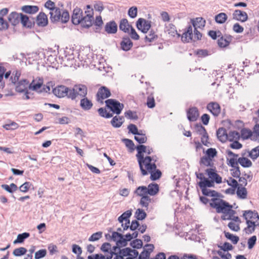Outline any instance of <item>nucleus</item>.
I'll list each match as a JSON object with an SVG mask.
<instances>
[{
    "instance_id": "1",
    "label": "nucleus",
    "mask_w": 259,
    "mask_h": 259,
    "mask_svg": "<svg viewBox=\"0 0 259 259\" xmlns=\"http://www.w3.org/2000/svg\"><path fill=\"white\" fill-rule=\"evenodd\" d=\"M101 250L104 251L107 256L106 259H124V256H127L125 259H134L133 255L137 256L138 252L136 250H132L128 248L121 249L118 246H111L109 243H103L101 247Z\"/></svg>"
},
{
    "instance_id": "2",
    "label": "nucleus",
    "mask_w": 259,
    "mask_h": 259,
    "mask_svg": "<svg viewBox=\"0 0 259 259\" xmlns=\"http://www.w3.org/2000/svg\"><path fill=\"white\" fill-rule=\"evenodd\" d=\"M211 197L210 200V206L214 208L218 213H223L221 218L223 220H226L227 219V202L222 199L223 196L216 192L213 196H208Z\"/></svg>"
},
{
    "instance_id": "3",
    "label": "nucleus",
    "mask_w": 259,
    "mask_h": 259,
    "mask_svg": "<svg viewBox=\"0 0 259 259\" xmlns=\"http://www.w3.org/2000/svg\"><path fill=\"white\" fill-rule=\"evenodd\" d=\"M196 175L197 178L200 180L198 183V185L204 195L213 196L216 194L215 191L208 189V188L213 187L212 181H209L208 179L205 178L203 173L197 174L196 172Z\"/></svg>"
},
{
    "instance_id": "4",
    "label": "nucleus",
    "mask_w": 259,
    "mask_h": 259,
    "mask_svg": "<svg viewBox=\"0 0 259 259\" xmlns=\"http://www.w3.org/2000/svg\"><path fill=\"white\" fill-rule=\"evenodd\" d=\"M153 159L150 156H146L140 159V161H138L143 176L148 175L149 172L152 170H156V165L155 163V160L152 162Z\"/></svg>"
},
{
    "instance_id": "5",
    "label": "nucleus",
    "mask_w": 259,
    "mask_h": 259,
    "mask_svg": "<svg viewBox=\"0 0 259 259\" xmlns=\"http://www.w3.org/2000/svg\"><path fill=\"white\" fill-rule=\"evenodd\" d=\"M197 28H194L192 26H189L182 35V40L183 42H189L190 40L196 41L201 39V33L197 30Z\"/></svg>"
},
{
    "instance_id": "6",
    "label": "nucleus",
    "mask_w": 259,
    "mask_h": 259,
    "mask_svg": "<svg viewBox=\"0 0 259 259\" xmlns=\"http://www.w3.org/2000/svg\"><path fill=\"white\" fill-rule=\"evenodd\" d=\"M87 93L88 89L85 85L81 84L75 85L73 88H70L69 98L74 100L78 96L81 98L85 97Z\"/></svg>"
},
{
    "instance_id": "7",
    "label": "nucleus",
    "mask_w": 259,
    "mask_h": 259,
    "mask_svg": "<svg viewBox=\"0 0 259 259\" xmlns=\"http://www.w3.org/2000/svg\"><path fill=\"white\" fill-rule=\"evenodd\" d=\"M105 103L106 106L116 114H119L124 107L123 104L114 99H108Z\"/></svg>"
},
{
    "instance_id": "8",
    "label": "nucleus",
    "mask_w": 259,
    "mask_h": 259,
    "mask_svg": "<svg viewBox=\"0 0 259 259\" xmlns=\"http://www.w3.org/2000/svg\"><path fill=\"white\" fill-rule=\"evenodd\" d=\"M93 21V10L85 11L82 19L80 20L79 24L83 27L89 28L92 25Z\"/></svg>"
},
{
    "instance_id": "9",
    "label": "nucleus",
    "mask_w": 259,
    "mask_h": 259,
    "mask_svg": "<svg viewBox=\"0 0 259 259\" xmlns=\"http://www.w3.org/2000/svg\"><path fill=\"white\" fill-rule=\"evenodd\" d=\"M70 88H67L64 85H59L53 90L54 94L59 97L63 98L67 96L69 98V93Z\"/></svg>"
},
{
    "instance_id": "10",
    "label": "nucleus",
    "mask_w": 259,
    "mask_h": 259,
    "mask_svg": "<svg viewBox=\"0 0 259 259\" xmlns=\"http://www.w3.org/2000/svg\"><path fill=\"white\" fill-rule=\"evenodd\" d=\"M151 22L143 18H139L137 22V27L143 33H147L151 28Z\"/></svg>"
},
{
    "instance_id": "11",
    "label": "nucleus",
    "mask_w": 259,
    "mask_h": 259,
    "mask_svg": "<svg viewBox=\"0 0 259 259\" xmlns=\"http://www.w3.org/2000/svg\"><path fill=\"white\" fill-rule=\"evenodd\" d=\"M111 96L110 90L105 87L100 88L97 94V101L103 103V100Z\"/></svg>"
},
{
    "instance_id": "12",
    "label": "nucleus",
    "mask_w": 259,
    "mask_h": 259,
    "mask_svg": "<svg viewBox=\"0 0 259 259\" xmlns=\"http://www.w3.org/2000/svg\"><path fill=\"white\" fill-rule=\"evenodd\" d=\"M206 174L207 175L209 181H212L213 186L214 182L219 184L222 182V178L215 172V170L212 168H208L205 170Z\"/></svg>"
},
{
    "instance_id": "13",
    "label": "nucleus",
    "mask_w": 259,
    "mask_h": 259,
    "mask_svg": "<svg viewBox=\"0 0 259 259\" xmlns=\"http://www.w3.org/2000/svg\"><path fill=\"white\" fill-rule=\"evenodd\" d=\"M83 15L82 10L79 8L74 9L72 16V22L75 25H78L80 22Z\"/></svg>"
},
{
    "instance_id": "14",
    "label": "nucleus",
    "mask_w": 259,
    "mask_h": 259,
    "mask_svg": "<svg viewBox=\"0 0 259 259\" xmlns=\"http://www.w3.org/2000/svg\"><path fill=\"white\" fill-rule=\"evenodd\" d=\"M111 239L116 242V246H125V241L124 240L123 236L117 232H113L112 235L110 236Z\"/></svg>"
},
{
    "instance_id": "15",
    "label": "nucleus",
    "mask_w": 259,
    "mask_h": 259,
    "mask_svg": "<svg viewBox=\"0 0 259 259\" xmlns=\"http://www.w3.org/2000/svg\"><path fill=\"white\" fill-rule=\"evenodd\" d=\"M237 207L238 206H236V204H234L233 206L228 203V220H231L238 223L241 222L238 217L235 216L236 212L232 209L233 208H237Z\"/></svg>"
},
{
    "instance_id": "16",
    "label": "nucleus",
    "mask_w": 259,
    "mask_h": 259,
    "mask_svg": "<svg viewBox=\"0 0 259 259\" xmlns=\"http://www.w3.org/2000/svg\"><path fill=\"white\" fill-rule=\"evenodd\" d=\"M154 248V245L147 244L144 247V249L138 259H149L150 254Z\"/></svg>"
},
{
    "instance_id": "17",
    "label": "nucleus",
    "mask_w": 259,
    "mask_h": 259,
    "mask_svg": "<svg viewBox=\"0 0 259 259\" xmlns=\"http://www.w3.org/2000/svg\"><path fill=\"white\" fill-rule=\"evenodd\" d=\"M29 81L26 79H23L19 81L16 86V91L19 93H28L27 89L29 88Z\"/></svg>"
},
{
    "instance_id": "18",
    "label": "nucleus",
    "mask_w": 259,
    "mask_h": 259,
    "mask_svg": "<svg viewBox=\"0 0 259 259\" xmlns=\"http://www.w3.org/2000/svg\"><path fill=\"white\" fill-rule=\"evenodd\" d=\"M233 18L235 20L244 22L247 20L248 16L245 12L236 10L233 14Z\"/></svg>"
},
{
    "instance_id": "19",
    "label": "nucleus",
    "mask_w": 259,
    "mask_h": 259,
    "mask_svg": "<svg viewBox=\"0 0 259 259\" xmlns=\"http://www.w3.org/2000/svg\"><path fill=\"white\" fill-rule=\"evenodd\" d=\"M246 224L247 226L244 228V231L245 232L246 234H250L254 231L255 226H259V222L257 221L247 220V221H246Z\"/></svg>"
},
{
    "instance_id": "20",
    "label": "nucleus",
    "mask_w": 259,
    "mask_h": 259,
    "mask_svg": "<svg viewBox=\"0 0 259 259\" xmlns=\"http://www.w3.org/2000/svg\"><path fill=\"white\" fill-rule=\"evenodd\" d=\"M243 217L246 221L250 220L254 221L255 219H257L256 221L259 222V215L255 211H253L251 210H245L243 212Z\"/></svg>"
},
{
    "instance_id": "21",
    "label": "nucleus",
    "mask_w": 259,
    "mask_h": 259,
    "mask_svg": "<svg viewBox=\"0 0 259 259\" xmlns=\"http://www.w3.org/2000/svg\"><path fill=\"white\" fill-rule=\"evenodd\" d=\"M81 98L80 101V106L81 109L85 111L90 110L93 106L91 100L88 99L86 96Z\"/></svg>"
},
{
    "instance_id": "22",
    "label": "nucleus",
    "mask_w": 259,
    "mask_h": 259,
    "mask_svg": "<svg viewBox=\"0 0 259 259\" xmlns=\"http://www.w3.org/2000/svg\"><path fill=\"white\" fill-rule=\"evenodd\" d=\"M117 30V25L114 21L107 23L105 26V31L108 34H114Z\"/></svg>"
},
{
    "instance_id": "23",
    "label": "nucleus",
    "mask_w": 259,
    "mask_h": 259,
    "mask_svg": "<svg viewBox=\"0 0 259 259\" xmlns=\"http://www.w3.org/2000/svg\"><path fill=\"white\" fill-rule=\"evenodd\" d=\"M217 252L218 254L224 259H227V242H225L222 246L218 245L217 248L213 251Z\"/></svg>"
},
{
    "instance_id": "24",
    "label": "nucleus",
    "mask_w": 259,
    "mask_h": 259,
    "mask_svg": "<svg viewBox=\"0 0 259 259\" xmlns=\"http://www.w3.org/2000/svg\"><path fill=\"white\" fill-rule=\"evenodd\" d=\"M21 13H18L15 12H12L8 17V20L13 25H16L20 22Z\"/></svg>"
},
{
    "instance_id": "25",
    "label": "nucleus",
    "mask_w": 259,
    "mask_h": 259,
    "mask_svg": "<svg viewBox=\"0 0 259 259\" xmlns=\"http://www.w3.org/2000/svg\"><path fill=\"white\" fill-rule=\"evenodd\" d=\"M50 15L51 20L54 22L60 21V17L61 16V10L60 8H54L49 13Z\"/></svg>"
},
{
    "instance_id": "26",
    "label": "nucleus",
    "mask_w": 259,
    "mask_h": 259,
    "mask_svg": "<svg viewBox=\"0 0 259 259\" xmlns=\"http://www.w3.org/2000/svg\"><path fill=\"white\" fill-rule=\"evenodd\" d=\"M207 109L214 116H218L220 112V107L217 103H210L207 106Z\"/></svg>"
},
{
    "instance_id": "27",
    "label": "nucleus",
    "mask_w": 259,
    "mask_h": 259,
    "mask_svg": "<svg viewBox=\"0 0 259 259\" xmlns=\"http://www.w3.org/2000/svg\"><path fill=\"white\" fill-rule=\"evenodd\" d=\"M36 22L39 26H45L48 20L47 15L44 13H40L36 18Z\"/></svg>"
},
{
    "instance_id": "28",
    "label": "nucleus",
    "mask_w": 259,
    "mask_h": 259,
    "mask_svg": "<svg viewBox=\"0 0 259 259\" xmlns=\"http://www.w3.org/2000/svg\"><path fill=\"white\" fill-rule=\"evenodd\" d=\"M198 116V110L195 107L191 108L187 111V117L190 121H194L196 120Z\"/></svg>"
},
{
    "instance_id": "29",
    "label": "nucleus",
    "mask_w": 259,
    "mask_h": 259,
    "mask_svg": "<svg viewBox=\"0 0 259 259\" xmlns=\"http://www.w3.org/2000/svg\"><path fill=\"white\" fill-rule=\"evenodd\" d=\"M167 259H197V257L192 254L180 253L179 255H171Z\"/></svg>"
},
{
    "instance_id": "30",
    "label": "nucleus",
    "mask_w": 259,
    "mask_h": 259,
    "mask_svg": "<svg viewBox=\"0 0 259 259\" xmlns=\"http://www.w3.org/2000/svg\"><path fill=\"white\" fill-rule=\"evenodd\" d=\"M191 21L194 28H202L205 26V21L201 17L193 19Z\"/></svg>"
},
{
    "instance_id": "31",
    "label": "nucleus",
    "mask_w": 259,
    "mask_h": 259,
    "mask_svg": "<svg viewBox=\"0 0 259 259\" xmlns=\"http://www.w3.org/2000/svg\"><path fill=\"white\" fill-rule=\"evenodd\" d=\"M218 140L222 143L227 141V131L223 127L219 128L217 132Z\"/></svg>"
},
{
    "instance_id": "32",
    "label": "nucleus",
    "mask_w": 259,
    "mask_h": 259,
    "mask_svg": "<svg viewBox=\"0 0 259 259\" xmlns=\"http://www.w3.org/2000/svg\"><path fill=\"white\" fill-rule=\"evenodd\" d=\"M121 49L125 51L131 49L133 46V42L129 37H124L120 43Z\"/></svg>"
},
{
    "instance_id": "33",
    "label": "nucleus",
    "mask_w": 259,
    "mask_h": 259,
    "mask_svg": "<svg viewBox=\"0 0 259 259\" xmlns=\"http://www.w3.org/2000/svg\"><path fill=\"white\" fill-rule=\"evenodd\" d=\"M42 84L43 81L42 79L39 78L37 81L33 80L29 84V89L34 91H38L41 88Z\"/></svg>"
},
{
    "instance_id": "34",
    "label": "nucleus",
    "mask_w": 259,
    "mask_h": 259,
    "mask_svg": "<svg viewBox=\"0 0 259 259\" xmlns=\"http://www.w3.org/2000/svg\"><path fill=\"white\" fill-rule=\"evenodd\" d=\"M240 138L243 140L250 139L252 140V131L246 128H243L241 130Z\"/></svg>"
},
{
    "instance_id": "35",
    "label": "nucleus",
    "mask_w": 259,
    "mask_h": 259,
    "mask_svg": "<svg viewBox=\"0 0 259 259\" xmlns=\"http://www.w3.org/2000/svg\"><path fill=\"white\" fill-rule=\"evenodd\" d=\"M132 27L128 23L126 19H122L120 20L119 24L120 30L124 31L125 33H129L130 29Z\"/></svg>"
},
{
    "instance_id": "36",
    "label": "nucleus",
    "mask_w": 259,
    "mask_h": 259,
    "mask_svg": "<svg viewBox=\"0 0 259 259\" xmlns=\"http://www.w3.org/2000/svg\"><path fill=\"white\" fill-rule=\"evenodd\" d=\"M21 10L24 13L33 14L38 12V8L36 6L26 5L21 8Z\"/></svg>"
},
{
    "instance_id": "37",
    "label": "nucleus",
    "mask_w": 259,
    "mask_h": 259,
    "mask_svg": "<svg viewBox=\"0 0 259 259\" xmlns=\"http://www.w3.org/2000/svg\"><path fill=\"white\" fill-rule=\"evenodd\" d=\"M146 148L147 146L144 145H140L136 147V149L138 152L136 155V157L137 158L138 161H140V159L145 157L144 155V153L146 152Z\"/></svg>"
},
{
    "instance_id": "38",
    "label": "nucleus",
    "mask_w": 259,
    "mask_h": 259,
    "mask_svg": "<svg viewBox=\"0 0 259 259\" xmlns=\"http://www.w3.org/2000/svg\"><path fill=\"white\" fill-rule=\"evenodd\" d=\"M147 188L148 194L151 196L155 195L159 191V186L157 184H150Z\"/></svg>"
},
{
    "instance_id": "39",
    "label": "nucleus",
    "mask_w": 259,
    "mask_h": 259,
    "mask_svg": "<svg viewBox=\"0 0 259 259\" xmlns=\"http://www.w3.org/2000/svg\"><path fill=\"white\" fill-rule=\"evenodd\" d=\"M134 139L139 144H143L146 142L147 138L145 134L143 133L142 130H140L137 134L135 135Z\"/></svg>"
},
{
    "instance_id": "40",
    "label": "nucleus",
    "mask_w": 259,
    "mask_h": 259,
    "mask_svg": "<svg viewBox=\"0 0 259 259\" xmlns=\"http://www.w3.org/2000/svg\"><path fill=\"white\" fill-rule=\"evenodd\" d=\"M123 117L115 116L111 121V123L114 127H119L123 122Z\"/></svg>"
},
{
    "instance_id": "41",
    "label": "nucleus",
    "mask_w": 259,
    "mask_h": 259,
    "mask_svg": "<svg viewBox=\"0 0 259 259\" xmlns=\"http://www.w3.org/2000/svg\"><path fill=\"white\" fill-rule=\"evenodd\" d=\"M228 155L229 156H233L234 157L232 158H230L229 160V164L232 167H235L239 166H238V160H237V158L238 156V154H234L233 152L230 150H228Z\"/></svg>"
},
{
    "instance_id": "42",
    "label": "nucleus",
    "mask_w": 259,
    "mask_h": 259,
    "mask_svg": "<svg viewBox=\"0 0 259 259\" xmlns=\"http://www.w3.org/2000/svg\"><path fill=\"white\" fill-rule=\"evenodd\" d=\"M228 124L237 130H241L244 126V122L240 120H237L235 121H232L228 119Z\"/></svg>"
},
{
    "instance_id": "43",
    "label": "nucleus",
    "mask_w": 259,
    "mask_h": 259,
    "mask_svg": "<svg viewBox=\"0 0 259 259\" xmlns=\"http://www.w3.org/2000/svg\"><path fill=\"white\" fill-rule=\"evenodd\" d=\"M236 194L238 198L245 199L247 197V192L245 187L239 186L237 188Z\"/></svg>"
},
{
    "instance_id": "44",
    "label": "nucleus",
    "mask_w": 259,
    "mask_h": 259,
    "mask_svg": "<svg viewBox=\"0 0 259 259\" xmlns=\"http://www.w3.org/2000/svg\"><path fill=\"white\" fill-rule=\"evenodd\" d=\"M30 236L29 233L24 232L22 234H19L17 235V239L13 242L14 244L18 243H22L24 242V240L27 239Z\"/></svg>"
},
{
    "instance_id": "45",
    "label": "nucleus",
    "mask_w": 259,
    "mask_h": 259,
    "mask_svg": "<svg viewBox=\"0 0 259 259\" xmlns=\"http://www.w3.org/2000/svg\"><path fill=\"white\" fill-rule=\"evenodd\" d=\"M20 22L23 26L31 27L32 26V22L29 20L28 17L22 13L21 14Z\"/></svg>"
},
{
    "instance_id": "46",
    "label": "nucleus",
    "mask_w": 259,
    "mask_h": 259,
    "mask_svg": "<svg viewBox=\"0 0 259 259\" xmlns=\"http://www.w3.org/2000/svg\"><path fill=\"white\" fill-rule=\"evenodd\" d=\"M239 163L244 167H249L252 166L251 161L246 157H240L238 159Z\"/></svg>"
},
{
    "instance_id": "47",
    "label": "nucleus",
    "mask_w": 259,
    "mask_h": 259,
    "mask_svg": "<svg viewBox=\"0 0 259 259\" xmlns=\"http://www.w3.org/2000/svg\"><path fill=\"white\" fill-rule=\"evenodd\" d=\"M240 139V135L238 132H230L228 134V141L230 142L239 141Z\"/></svg>"
},
{
    "instance_id": "48",
    "label": "nucleus",
    "mask_w": 259,
    "mask_h": 259,
    "mask_svg": "<svg viewBox=\"0 0 259 259\" xmlns=\"http://www.w3.org/2000/svg\"><path fill=\"white\" fill-rule=\"evenodd\" d=\"M135 193L141 197L148 196L147 188L146 186H139L135 191Z\"/></svg>"
},
{
    "instance_id": "49",
    "label": "nucleus",
    "mask_w": 259,
    "mask_h": 259,
    "mask_svg": "<svg viewBox=\"0 0 259 259\" xmlns=\"http://www.w3.org/2000/svg\"><path fill=\"white\" fill-rule=\"evenodd\" d=\"M252 141L259 142V124H256L253 127Z\"/></svg>"
},
{
    "instance_id": "50",
    "label": "nucleus",
    "mask_w": 259,
    "mask_h": 259,
    "mask_svg": "<svg viewBox=\"0 0 259 259\" xmlns=\"http://www.w3.org/2000/svg\"><path fill=\"white\" fill-rule=\"evenodd\" d=\"M3 128L6 130H15L19 127V125L15 121H10L9 123L5 124L3 125Z\"/></svg>"
},
{
    "instance_id": "51",
    "label": "nucleus",
    "mask_w": 259,
    "mask_h": 259,
    "mask_svg": "<svg viewBox=\"0 0 259 259\" xmlns=\"http://www.w3.org/2000/svg\"><path fill=\"white\" fill-rule=\"evenodd\" d=\"M72 252L77 255L76 259H84L83 257H80V255L82 253L81 248L77 244H73L72 246Z\"/></svg>"
},
{
    "instance_id": "52",
    "label": "nucleus",
    "mask_w": 259,
    "mask_h": 259,
    "mask_svg": "<svg viewBox=\"0 0 259 259\" xmlns=\"http://www.w3.org/2000/svg\"><path fill=\"white\" fill-rule=\"evenodd\" d=\"M2 188L7 192L12 193L17 190V186L14 183H12L10 185L4 184L2 185Z\"/></svg>"
},
{
    "instance_id": "53",
    "label": "nucleus",
    "mask_w": 259,
    "mask_h": 259,
    "mask_svg": "<svg viewBox=\"0 0 259 259\" xmlns=\"http://www.w3.org/2000/svg\"><path fill=\"white\" fill-rule=\"evenodd\" d=\"M151 174L150 179L153 181H155L159 179L161 176V172L160 170H152L151 172H149Z\"/></svg>"
},
{
    "instance_id": "54",
    "label": "nucleus",
    "mask_w": 259,
    "mask_h": 259,
    "mask_svg": "<svg viewBox=\"0 0 259 259\" xmlns=\"http://www.w3.org/2000/svg\"><path fill=\"white\" fill-rule=\"evenodd\" d=\"M151 202V199L148 196L141 197L140 204L143 207L148 208L149 203Z\"/></svg>"
},
{
    "instance_id": "55",
    "label": "nucleus",
    "mask_w": 259,
    "mask_h": 259,
    "mask_svg": "<svg viewBox=\"0 0 259 259\" xmlns=\"http://www.w3.org/2000/svg\"><path fill=\"white\" fill-rule=\"evenodd\" d=\"M227 20V15L224 13H221L215 16V21L219 24L224 23Z\"/></svg>"
},
{
    "instance_id": "56",
    "label": "nucleus",
    "mask_w": 259,
    "mask_h": 259,
    "mask_svg": "<svg viewBox=\"0 0 259 259\" xmlns=\"http://www.w3.org/2000/svg\"><path fill=\"white\" fill-rule=\"evenodd\" d=\"M248 156L252 159L255 160L259 156V146L252 149L249 152Z\"/></svg>"
},
{
    "instance_id": "57",
    "label": "nucleus",
    "mask_w": 259,
    "mask_h": 259,
    "mask_svg": "<svg viewBox=\"0 0 259 259\" xmlns=\"http://www.w3.org/2000/svg\"><path fill=\"white\" fill-rule=\"evenodd\" d=\"M146 213L142 209H138L135 213V217L138 220H143L146 217Z\"/></svg>"
},
{
    "instance_id": "58",
    "label": "nucleus",
    "mask_w": 259,
    "mask_h": 259,
    "mask_svg": "<svg viewBox=\"0 0 259 259\" xmlns=\"http://www.w3.org/2000/svg\"><path fill=\"white\" fill-rule=\"evenodd\" d=\"M240 223L231 221L228 224V227L232 231L237 232L240 230L239 224Z\"/></svg>"
},
{
    "instance_id": "59",
    "label": "nucleus",
    "mask_w": 259,
    "mask_h": 259,
    "mask_svg": "<svg viewBox=\"0 0 259 259\" xmlns=\"http://www.w3.org/2000/svg\"><path fill=\"white\" fill-rule=\"evenodd\" d=\"M27 252V249L23 247H21L15 249L13 252V254L15 256H20L22 255L25 254Z\"/></svg>"
},
{
    "instance_id": "60",
    "label": "nucleus",
    "mask_w": 259,
    "mask_h": 259,
    "mask_svg": "<svg viewBox=\"0 0 259 259\" xmlns=\"http://www.w3.org/2000/svg\"><path fill=\"white\" fill-rule=\"evenodd\" d=\"M98 111L99 112V115L103 117L108 118L112 117V114L108 113L106 111V110L103 108H100L98 110Z\"/></svg>"
},
{
    "instance_id": "61",
    "label": "nucleus",
    "mask_w": 259,
    "mask_h": 259,
    "mask_svg": "<svg viewBox=\"0 0 259 259\" xmlns=\"http://www.w3.org/2000/svg\"><path fill=\"white\" fill-rule=\"evenodd\" d=\"M208 140L209 136L207 132L201 135V141L204 146L209 147L211 145V143L209 142Z\"/></svg>"
},
{
    "instance_id": "62",
    "label": "nucleus",
    "mask_w": 259,
    "mask_h": 259,
    "mask_svg": "<svg viewBox=\"0 0 259 259\" xmlns=\"http://www.w3.org/2000/svg\"><path fill=\"white\" fill-rule=\"evenodd\" d=\"M69 19V13L66 11L61 12V16L60 17V21L62 23H66Z\"/></svg>"
},
{
    "instance_id": "63",
    "label": "nucleus",
    "mask_w": 259,
    "mask_h": 259,
    "mask_svg": "<svg viewBox=\"0 0 259 259\" xmlns=\"http://www.w3.org/2000/svg\"><path fill=\"white\" fill-rule=\"evenodd\" d=\"M195 131L199 135H202L207 132L204 127L201 124H196L195 126Z\"/></svg>"
},
{
    "instance_id": "64",
    "label": "nucleus",
    "mask_w": 259,
    "mask_h": 259,
    "mask_svg": "<svg viewBox=\"0 0 259 259\" xmlns=\"http://www.w3.org/2000/svg\"><path fill=\"white\" fill-rule=\"evenodd\" d=\"M217 154V151L214 148H209L206 151V155L207 157L211 158V159L214 158Z\"/></svg>"
}]
</instances>
